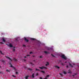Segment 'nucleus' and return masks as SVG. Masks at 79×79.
<instances>
[{
	"label": "nucleus",
	"instance_id": "1",
	"mask_svg": "<svg viewBox=\"0 0 79 79\" xmlns=\"http://www.w3.org/2000/svg\"><path fill=\"white\" fill-rule=\"evenodd\" d=\"M39 68L41 69H47V68L45 67L42 66V67H39Z\"/></svg>",
	"mask_w": 79,
	"mask_h": 79
},
{
	"label": "nucleus",
	"instance_id": "2",
	"mask_svg": "<svg viewBox=\"0 0 79 79\" xmlns=\"http://www.w3.org/2000/svg\"><path fill=\"white\" fill-rule=\"evenodd\" d=\"M61 58H63V59L66 60V57L64 55H62L61 56Z\"/></svg>",
	"mask_w": 79,
	"mask_h": 79
},
{
	"label": "nucleus",
	"instance_id": "3",
	"mask_svg": "<svg viewBox=\"0 0 79 79\" xmlns=\"http://www.w3.org/2000/svg\"><path fill=\"white\" fill-rule=\"evenodd\" d=\"M50 76V75H48L46 76V77H45V78L43 79H47L48 78V77H49Z\"/></svg>",
	"mask_w": 79,
	"mask_h": 79
},
{
	"label": "nucleus",
	"instance_id": "4",
	"mask_svg": "<svg viewBox=\"0 0 79 79\" xmlns=\"http://www.w3.org/2000/svg\"><path fill=\"white\" fill-rule=\"evenodd\" d=\"M24 40H25V41H26V42H29V40L26 39V38H24Z\"/></svg>",
	"mask_w": 79,
	"mask_h": 79
},
{
	"label": "nucleus",
	"instance_id": "5",
	"mask_svg": "<svg viewBox=\"0 0 79 79\" xmlns=\"http://www.w3.org/2000/svg\"><path fill=\"white\" fill-rule=\"evenodd\" d=\"M0 61L3 63H5V62L4 61V60H1Z\"/></svg>",
	"mask_w": 79,
	"mask_h": 79
},
{
	"label": "nucleus",
	"instance_id": "6",
	"mask_svg": "<svg viewBox=\"0 0 79 79\" xmlns=\"http://www.w3.org/2000/svg\"><path fill=\"white\" fill-rule=\"evenodd\" d=\"M46 63L47 64H46L45 65H46V66H47V65H49V63H48V62H46Z\"/></svg>",
	"mask_w": 79,
	"mask_h": 79
},
{
	"label": "nucleus",
	"instance_id": "7",
	"mask_svg": "<svg viewBox=\"0 0 79 79\" xmlns=\"http://www.w3.org/2000/svg\"><path fill=\"white\" fill-rule=\"evenodd\" d=\"M44 53H45V54H48V53H50L48 52L47 51H44Z\"/></svg>",
	"mask_w": 79,
	"mask_h": 79
},
{
	"label": "nucleus",
	"instance_id": "8",
	"mask_svg": "<svg viewBox=\"0 0 79 79\" xmlns=\"http://www.w3.org/2000/svg\"><path fill=\"white\" fill-rule=\"evenodd\" d=\"M55 68H58V69H59L60 68V67L57 66H55Z\"/></svg>",
	"mask_w": 79,
	"mask_h": 79
},
{
	"label": "nucleus",
	"instance_id": "9",
	"mask_svg": "<svg viewBox=\"0 0 79 79\" xmlns=\"http://www.w3.org/2000/svg\"><path fill=\"white\" fill-rule=\"evenodd\" d=\"M9 47H13V45H12L11 44H10Z\"/></svg>",
	"mask_w": 79,
	"mask_h": 79
},
{
	"label": "nucleus",
	"instance_id": "10",
	"mask_svg": "<svg viewBox=\"0 0 79 79\" xmlns=\"http://www.w3.org/2000/svg\"><path fill=\"white\" fill-rule=\"evenodd\" d=\"M9 64L10 65V67L11 68H13V66H12V65H11V63H10Z\"/></svg>",
	"mask_w": 79,
	"mask_h": 79
},
{
	"label": "nucleus",
	"instance_id": "11",
	"mask_svg": "<svg viewBox=\"0 0 79 79\" xmlns=\"http://www.w3.org/2000/svg\"><path fill=\"white\" fill-rule=\"evenodd\" d=\"M32 78H34V73H33L32 74Z\"/></svg>",
	"mask_w": 79,
	"mask_h": 79
},
{
	"label": "nucleus",
	"instance_id": "12",
	"mask_svg": "<svg viewBox=\"0 0 79 79\" xmlns=\"http://www.w3.org/2000/svg\"><path fill=\"white\" fill-rule=\"evenodd\" d=\"M29 77V76H26V77H25V79H28V77Z\"/></svg>",
	"mask_w": 79,
	"mask_h": 79
},
{
	"label": "nucleus",
	"instance_id": "13",
	"mask_svg": "<svg viewBox=\"0 0 79 79\" xmlns=\"http://www.w3.org/2000/svg\"><path fill=\"white\" fill-rule=\"evenodd\" d=\"M2 41H3V42H5V40L4 38L2 39Z\"/></svg>",
	"mask_w": 79,
	"mask_h": 79
},
{
	"label": "nucleus",
	"instance_id": "14",
	"mask_svg": "<svg viewBox=\"0 0 79 79\" xmlns=\"http://www.w3.org/2000/svg\"><path fill=\"white\" fill-rule=\"evenodd\" d=\"M31 40H35V38H31Z\"/></svg>",
	"mask_w": 79,
	"mask_h": 79
},
{
	"label": "nucleus",
	"instance_id": "15",
	"mask_svg": "<svg viewBox=\"0 0 79 79\" xmlns=\"http://www.w3.org/2000/svg\"><path fill=\"white\" fill-rule=\"evenodd\" d=\"M69 65H70V66H71V67H72V68L73 67V65H72L71 64H69Z\"/></svg>",
	"mask_w": 79,
	"mask_h": 79
},
{
	"label": "nucleus",
	"instance_id": "16",
	"mask_svg": "<svg viewBox=\"0 0 79 79\" xmlns=\"http://www.w3.org/2000/svg\"><path fill=\"white\" fill-rule=\"evenodd\" d=\"M7 58H8V59H9V60H10L11 61H12V60H11V59L10 57H7Z\"/></svg>",
	"mask_w": 79,
	"mask_h": 79
},
{
	"label": "nucleus",
	"instance_id": "17",
	"mask_svg": "<svg viewBox=\"0 0 79 79\" xmlns=\"http://www.w3.org/2000/svg\"><path fill=\"white\" fill-rule=\"evenodd\" d=\"M28 70H30V71H31L32 70V69H30V68H28Z\"/></svg>",
	"mask_w": 79,
	"mask_h": 79
},
{
	"label": "nucleus",
	"instance_id": "18",
	"mask_svg": "<svg viewBox=\"0 0 79 79\" xmlns=\"http://www.w3.org/2000/svg\"><path fill=\"white\" fill-rule=\"evenodd\" d=\"M35 71H40V70L39 69H35Z\"/></svg>",
	"mask_w": 79,
	"mask_h": 79
},
{
	"label": "nucleus",
	"instance_id": "19",
	"mask_svg": "<svg viewBox=\"0 0 79 79\" xmlns=\"http://www.w3.org/2000/svg\"><path fill=\"white\" fill-rule=\"evenodd\" d=\"M41 72L43 73L44 74H45V72L44 71H41Z\"/></svg>",
	"mask_w": 79,
	"mask_h": 79
},
{
	"label": "nucleus",
	"instance_id": "20",
	"mask_svg": "<svg viewBox=\"0 0 79 79\" xmlns=\"http://www.w3.org/2000/svg\"><path fill=\"white\" fill-rule=\"evenodd\" d=\"M14 61H17V60H16V59L15 58H14Z\"/></svg>",
	"mask_w": 79,
	"mask_h": 79
},
{
	"label": "nucleus",
	"instance_id": "21",
	"mask_svg": "<svg viewBox=\"0 0 79 79\" xmlns=\"http://www.w3.org/2000/svg\"><path fill=\"white\" fill-rule=\"evenodd\" d=\"M51 55L52 56H53V57H55V56L53 55V54H51Z\"/></svg>",
	"mask_w": 79,
	"mask_h": 79
},
{
	"label": "nucleus",
	"instance_id": "22",
	"mask_svg": "<svg viewBox=\"0 0 79 79\" xmlns=\"http://www.w3.org/2000/svg\"><path fill=\"white\" fill-rule=\"evenodd\" d=\"M64 74H66V72H64Z\"/></svg>",
	"mask_w": 79,
	"mask_h": 79
},
{
	"label": "nucleus",
	"instance_id": "23",
	"mask_svg": "<svg viewBox=\"0 0 79 79\" xmlns=\"http://www.w3.org/2000/svg\"><path fill=\"white\" fill-rule=\"evenodd\" d=\"M32 65V66H33L34 65V64H32V63H30Z\"/></svg>",
	"mask_w": 79,
	"mask_h": 79
},
{
	"label": "nucleus",
	"instance_id": "24",
	"mask_svg": "<svg viewBox=\"0 0 79 79\" xmlns=\"http://www.w3.org/2000/svg\"><path fill=\"white\" fill-rule=\"evenodd\" d=\"M38 75H39V74L38 73H36V76H38Z\"/></svg>",
	"mask_w": 79,
	"mask_h": 79
},
{
	"label": "nucleus",
	"instance_id": "25",
	"mask_svg": "<svg viewBox=\"0 0 79 79\" xmlns=\"http://www.w3.org/2000/svg\"><path fill=\"white\" fill-rule=\"evenodd\" d=\"M6 71L7 72H10V71H9V70H6Z\"/></svg>",
	"mask_w": 79,
	"mask_h": 79
},
{
	"label": "nucleus",
	"instance_id": "26",
	"mask_svg": "<svg viewBox=\"0 0 79 79\" xmlns=\"http://www.w3.org/2000/svg\"><path fill=\"white\" fill-rule=\"evenodd\" d=\"M60 74L61 76H63V75L61 73H60Z\"/></svg>",
	"mask_w": 79,
	"mask_h": 79
},
{
	"label": "nucleus",
	"instance_id": "27",
	"mask_svg": "<svg viewBox=\"0 0 79 79\" xmlns=\"http://www.w3.org/2000/svg\"><path fill=\"white\" fill-rule=\"evenodd\" d=\"M13 52H15V49H13Z\"/></svg>",
	"mask_w": 79,
	"mask_h": 79
},
{
	"label": "nucleus",
	"instance_id": "28",
	"mask_svg": "<svg viewBox=\"0 0 79 79\" xmlns=\"http://www.w3.org/2000/svg\"><path fill=\"white\" fill-rule=\"evenodd\" d=\"M23 47H26V46L25 45H23Z\"/></svg>",
	"mask_w": 79,
	"mask_h": 79
},
{
	"label": "nucleus",
	"instance_id": "29",
	"mask_svg": "<svg viewBox=\"0 0 79 79\" xmlns=\"http://www.w3.org/2000/svg\"><path fill=\"white\" fill-rule=\"evenodd\" d=\"M23 60L24 61H26V59H24Z\"/></svg>",
	"mask_w": 79,
	"mask_h": 79
},
{
	"label": "nucleus",
	"instance_id": "30",
	"mask_svg": "<svg viewBox=\"0 0 79 79\" xmlns=\"http://www.w3.org/2000/svg\"><path fill=\"white\" fill-rule=\"evenodd\" d=\"M61 64L62 65H63V66L64 65V64H63V63H61Z\"/></svg>",
	"mask_w": 79,
	"mask_h": 79
},
{
	"label": "nucleus",
	"instance_id": "31",
	"mask_svg": "<svg viewBox=\"0 0 79 79\" xmlns=\"http://www.w3.org/2000/svg\"><path fill=\"white\" fill-rule=\"evenodd\" d=\"M16 74H18V72H16Z\"/></svg>",
	"mask_w": 79,
	"mask_h": 79
},
{
	"label": "nucleus",
	"instance_id": "32",
	"mask_svg": "<svg viewBox=\"0 0 79 79\" xmlns=\"http://www.w3.org/2000/svg\"><path fill=\"white\" fill-rule=\"evenodd\" d=\"M27 56H30V55H27Z\"/></svg>",
	"mask_w": 79,
	"mask_h": 79
},
{
	"label": "nucleus",
	"instance_id": "33",
	"mask_svg": "<svg viewBox=\"0 0 79 79\" xmlns=\"http://www.w3.org/2000/svg\"><path fill=\"white\" fill-rule=\"evenodd\" d=\"M0 43V44H3V42H1Z\"/></svg>",
	"mask_w": 79,
	"mask_h": 79
},
{
	"label": "nucleus",
	"instance_id": "34",
	"mask_svg": "<svg viewBox=\"0 0 79 79\" xmlns=\"http://www.w3.org/2000/svg\"><path fill=\"white\" fill-rule=\"evenodd\" d=\"M40 58H42V56H40Z\"/></svg>",
	"mask_w": 79,
	"mask_h": 79
},
{
	"label": "nucleus",
	"instance_id": "35",
	"mask_svg": "<svg viewBox=\"0 0 79 79\" xmlns=\"http://www.w3.org/2000/svg\"><path fill=\"white\" fill-rule=\"evenodd\" d=\"M31 53H32V52H31L30 53V54H31Z\"/></svg>",
	"mask_w": 79,
	"mask_h": 79
},
{
	"label": "nucleus",
	"instance_id": "36",
	"mask_svg": "<svg viewBox=\"0 0 79 79\" xmlns=\"http://www.w3.org/2000/svg\"><path fill=\"white\" fill-rule=\"evenodd\" d=\"M15 40H16V41H18V39H16Z\"/></svg>",
	"mask_w": 79,
	"mask_h": 79
},
{
	"label": "nucleus",
	"instance_id": "37",
	"mask_svg": "<svg viewBox=\"0 0 79 79\" xmlns=\"http://www.w3.org/2000/svg\"><path fill=\"white\" fill-rule=\"evenodd\" d=\"M12 76H13V77H16L15 76H14V75H12Z\"/></svg>",
	"mask_w": 79,
	"mask_h": 79
},
{
	"label": "nucleus",
	"instance_id": "38",
	"mask_svg": "<svg viewBox=\"0 0 79 79\" xmlns=\"http://www.w3.org/2000/svg\"><path fill=\"white\" fill-rule=\"evenodd\" d=\"M40 79H42V77H40Z\"/></svg>",
	"mask_w": 79,
	"mask_h": 79
},
{
	"label": "nucleus",
	"instance_id": "39",
	"mask_svg": "<svg viewBox=\"0 0 79 79\" xmlns=\"http://www.w3.org/2000/svg\"><path fill=\"white\" fill-rule=\"evenodd\" d=\"M68 67H69L68 65H67V68H68Z\"/></svg>",
	"mask_w": 79,
	"mask_h": 79
},
{
	"label": "nucleus",
	"instance_id": "40",
	"mask_svg": "<svg viewBox=\"0 0 79 79\" xmlns=\"http://www.w3.org/2000/svg\"><path fill=\"white\" fill-rule=\"evenodd\" d=\"M69 73H71V72H68Z\"/></svg>",
	"mask_w": 79,
	"mask_h": 79
},
{
	"label": "nucleus",
	"instance_id": "41",
	"mask_svg": "<svg viewBox=\"0 0 79 79\" xmlns=\"http://www.w3.org/2000/svg\"><path fill=\"white\" fill-rule=\"evenodd\" d=\"M24 58H26V56H25Z\"/></svg>",
	"mask_w": 79,
	"mask_h": 79
},
{
	"label": "nucleus",
	"instance_id": "42",
	"mask_svg": "<svg viewBox=\"0 0 79 79\" xmlns=\"http://www.w3.org/2000/svg\"><path fill=\"white\" fill-rule=\"evenodd\" d=\"M72 76H73V77H74V76H75V75H73Z\"/></svg>",
	"mask_w": 79,
	"mask_h": 79
},
{
	"label": "nucleus",
	"instance_id": "43",
	"mask_svg": "<svg viewBox=\"0 0 79 79\" xmlns=\"http://www.w3.org/2000/svg\"><path fill=\"white\" fill-rule=\"evenodd\" d=\"M73 64V65H75V64Z\"/></svg>",
	"mask_w": 79,
	"mask_h": 79
},
{
	"label": "nucleus",
	"instance_id": "44",
	"mask_svg": "<svg viewBox=\"0 0 79 79\" xmlns=\"http://www.w3.org/2000/svg\"><path fill=\"white\" fill-rule=\"evenodd\" d=\"M13 68H14V69H15V67H13Z\"/></svg>",
	"mask_w": 79,
	"mask_h": 79
},
{
	"label": "nucleus",
	"instance_id": "45",
	"mask_svg": "<svg viewBox=\"0 0 79 79\" xmlns=\"http://www.w3.org/2000/svg\"><path fill=\"white\" fill-rule=\"evenodd\" d=\"M1 73H2V72H0V74H1Z\"/></svg>",
	"mask_w": 79,
	"mask_h": 79
},
{
	"label": "nucleus",
	"instance_id": "46",
	"mask_svg": "<svg viewBox=\"0 0 79 79\" xmlns=\"http://www.w3.org/2000/svg\"><path fill=\"white\" fill-rule=\"evenodd\" d=\"M75 75H76V74H77V73H75Z\"/></svg>",
	"mask_w": 79,
	"mask_h": 79
},
{
	"label": "nucleus",
	"instance_id": "47",
	"mask_svg": "<svg viewBox=\"0 0 79 79\" xmlns=\"http://www.w3.org/2000/svg\"><path fill=\"white\" fill-rule=\"evenodd\" d=\"M65 63H67V62H65Z\"/></svg>",
	"mask_w": 79,
	"mask_h": 79
},
{
	"label": "nucleus",
	"instance_id": "48",
	"mask_svg": "<svg viewBox=\"0 0 79 79\" xmlns=\"http://www.w3.org/2000/svg\"><path fill=\"white\" fill-rule=\"evenodd\" d=\"M35 60H33V61H35Z\"/></svg>",
	"mask_w": 79,
	"mask_h": 79
},
{
	"label": "nucleus",
	"instance_id": "49",
	"mask_svg": "<svg viewBox=\"0 0 79 79\" xmlns=\"http://www.w3.org/2000/svg\"><path fill=\"white\" fill-rule=\"evenodd\" d=\"M0 68H1V66H0Z\"/></svg>",
	"mask_w": 79,
	"mask_h": 79
},
{
	"label": "nucleus",
	"instance_id": "50",
	"mask_svg": "<svg viewBox=\"0 0 79 79\" xmlns=\"http://www.w3.org/2000/svg\"><path fill=\"white\" fill-rule=\"evenodd\" d=\"M14 48H15V47H14Z\"/></svg>",
	"mask_w": 79,
	"mask_h": 79
},
{
	"label": "nucleus",
	"instance_id": "51",
	"mask_svg": "<svg viewBox=\"0 0 79 79\" xmlns=\"http://www.w3.org/2000/svg\"><path fill=\"white\" fill-rule=\"evenodd\" d=\"M69 71H70V70H69Z\"/></svg>",
	"mask_w": 79,
	"mask_h": 79
}]
</instances>
